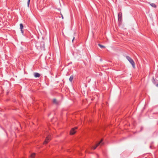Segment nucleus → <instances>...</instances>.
<instances>
[{
  "instance_id": "f257e3e1",
  "label": "nucleus",
  "mask_w": 158,
  "mask_h": 158,
  "mask_svg": "<svg viewBox=\"0 0 158 158\" xmlns=\"http://www.w3.org/2000/svg\"><path fill=\"white\" fill-rule=\"evenodd\" d=\"M127 59L129 61L130 63L131 64L132 66L134 68H135V63L133 60L129 56H126Z\"/></svg>"
},
{
  "instance_id": "f03ea898",
  "label": "nucleus",
  "mask_w": 158,
  "mask_h": 158,
  "mask_svg": "<svg viewBox=\"0 0 158 158\" xmlns=\"http://www.w3.org/2000/svg\"><path fill=\"white\" fill-rule=\"evenodd\" d=\"M77 129V127H75L74 128L72 129L70 131V134L71 135H73L76 132V130Z\"/></svg>"
},
{
  "instance_id": "7ed1b4c3",
  "label": "nucleus",
  "mask_w": 158,
  "mask_h": 158,
  "mask_svg": "<svg viewBox=\"0 0 158 158\" xmlns=\"http://www.w3.org/2000/svg\"><path fill=\"white\" fill-rule=\"evenodd\" d=\"M51 139V136L50 135H48L47 136L46 138V139H45L44 142V144H47L49 140Z\"/></svg>"
},
{
  "instance_id": "20e7f679",
  "label": "nucleus",
  "mask_w": 158,
  "mask_h": 158,
  "mask_svg": "<svg viewBox=\"0 0 158 158\" xmlns=\"http://www.w3.org/2000/svg\"><path fill=\"white\" fill-rule=\"evenodd\" d=\"M103 141V140L102 139L100 142L99 143H97L95 146V147H93V148L94 149H95L99 145H102L103 144L102 143V142Z\"/></svg>"
},
{
  "instance_id": "39448f33",
  "label": "nucleus",
  "mask_w": 158,
  "mask_h": 158,
  "mask_svg": "<svg viewBox=\"0 0 158 158\" xmlns=\"http://www.w3.org/2000/svg\"><path fill=\"white\" fill-rule=\"evenodd\" d=\"M20 28L21 30V31L22 33L23 34L24 33V31L22 30L23 28V25L22 23H20Z\"/></svg>"
},
{
  "instance_id": "423d86ee",
  "label": "nucleus",
  "mask_w": 158,
  "mask_h": 158,
  "mask_svg": "<svg viewBox=\"0 0 158 158\" xmlns=\"http://www.w3.org/2000/svg\"><path fill=\"white\" fill-rule=\"evenodd\" d=\"M34 75L35 77H39L40 76V74L37 73H34Z\"/></svg>"
},
{
  "instance_id": "0eeeda50",
  "label": "nucleus",
  "mask_w": 158,
  "mask_h": 158,
  "mask_svg": "<svg viewBox=\"0 0 158 158\" xmlns=\"http://www.w3.org/2000/svg\"><path fill=\"white\" fill-rule=\"evenodd\" d=\"M149 4L153 7L156 8V5L154 3L149 2Z\"/></svg>"
},
{
  "instance_id": "6e6552de",
  "label": "nucleus",
  "mask_w": 158,
  "mask_h": 158,
  "mask_svg": "<svg viewBox=\"0 0 158 158\" xmlns=\"http://www.w3.org/2000/svg\"><path fill=\"white\" fill-rule=\"evenodd\" d=\"M53 102L56 105L58 104L59 103V102L57 101L56 99H53Z\"/></svg>"
},
{
  "instance_id": "1a4fd4ad",
  "label": "nucleus",
  "mask_w": 158,
  "mask_h": 158,
  "mask_svg": "<svg viewBox=\"0 0 158 158\" xmlns=\"http://www.w3.org/2000/svg\"><path fill=\"white\" fill-rule=\"evenodd\" d=\"M35 153H33L31 155L29 158H34L35 156Z\"/></svg>"
},
{
  "instance_id": "9d476101",
  "label": "nucleus",
  "mask_w": 158,
  "mask_h": 158,
  "mask_svg": "<svg viewBox=\"0 0 158 158\" xmlns=\"http://www.w3.org/2000/svg\"><path fill=\"white\" fill-rule=\"evenodd\" d=\"M73 76H71L69 78V81L71 82H72L73 81Z\"/></svg>"
},
{
  "instance_id": "9b49d317",
  "label": "nucleus",
  "mask_w": 158,
  "mask_h": 158,
  "mask_svg": "<svg viewBox=\"0 0 158 158\" xmlns=\"http://www.w3.org/2000/svg\"><path fill=\"white\" fill-rule=\"evenodd\" d=\"M98 46L101 48H105V47L104 46H103L100 44H98Z\"/></svg>"
},
{
  "instance_id": "f8f14e48",
  "label": "nucleus",
  "mask_w": 158,
  "mask_h": 158,
  "mask_svg": "<svg viewBox=\"0 0 158 158\" xmlns=\"http://www.w3.org/2000/svg\"><path fill=\"white\" fill-rule=\"evenodd\" d=\"M121 14H120V13H119L118 14V19H119L120 17H121Z\"/></svg>"
},
{
  "instance_id": "ddd939ff",
  "label": "nucleus",
  "mask_w": 158,
  "mask_h": 158,
  "mask_svg": "<svg viewBox=\"0 0 158 158\" xmlns=\"http://www.w3.org/2000/svg\"><path fill=\"white\" fill-rule=\"evenodd\" d=\"M30 0H28L27 2V6L28 7L29 6V5Z\"/></svg>"
},
{
  "instance_id": "4468645a",
  "label": "nucleus",
  "mask_w": 158,
  "mask_h": 158,
  "mask_svg": "<svg viewBox=\"0 0 158 158\" xmlns=\"http://www.w3.org/2000/svg\"><path fill=\"white\" fill-rule=\"evenodd\" d=\"M74 38H75L74 37H73V39L72 40V42H73V41L74 40Z\"/></svg>"
},
{
  "instance_id": "2eb2a0df",
  "label": "nucleus",
  "mask_w": 158,
  "mask_h": 158,
  "mask_svg": "<svg viewBox=\"0 0 158 158\" xmlns=\"http://www.w3.org/2000/svg\"><path fill=\"white\" fill-rule=\"evenodd\" d=\"M156 87H158V84H156Z\"/></svg>"
},
{
  "instance_id": "dca6fc26",
  "label": "nucleus",
  "mask_w": 158,
  "mask_h": 158,
  "mask_svg": "<svg viewBox=\"0 0 158 158\" xmlns=\"http://www.w3.org/2000/svg\"><path fill=\"white\" fill-rule=\"evenodd\" d=\"M61 16H62V18L63 19V15H61Z\"/></svg>"
}]
</instances>
